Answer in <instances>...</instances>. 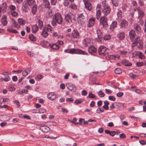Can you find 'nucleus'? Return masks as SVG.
Instances as JSON below:
<instances>
[{"mask_svg":"<svg viewBox=\"0 0 146 146\" xmlns=\"http://www.w3.org/2000/svg\"><path fill=\"white\" fill-rule=\"evenodd\" d=\"M63 18L60 13H57L54 14V17L51 21V24L53 26H55L57 23L59 25L62 24Z\"/></svg>","mask_w":146,"mask_h":146,"instance_id":"obj_1","label":"nucleus"},{"mask_svg":"<svg viewBox=\"0 0 146 146\" xmlns=\"http://www.w3.org/2000/svg\"><path fill=\"white\" fill-rule=\"evenodd\" d=\"M64 52L66 53L71 54H77L86 55L88 54L83 50L77 49L72 48L70 49H66Z\"/></svg>","mask_w":146,"mask_h":146,"instance_id":"obj_2","label":"nucleus"},{"mask_svg":"<svg viewBox=\"0 0 146 146\" xmlns=\"http://www.w3.org/2000/svg\"><path fill=\"white\" fill-rule=\"evenodd\" d=\"M98 51L100 55L105 56L108 54L109 50L104 46H100L98 49Z\"/></svg>","mask_w":146,"mask_h":146,"instance_id":"obj_3","label":"nucleus"},{"mask_svg":"<svg viewBox=\"0 0 146 146\" xmlns=\"http://www.w3.org/2000/svg\"><path fill=\"white\" fill-rule=\"evenodd\" d=\"M107 20V17L105 16L101 17L100 19V24L102 25L103 28H107L108 27Z\"/></svg>","mask_w":146,"mask_h":146,"instance_id":"obj_4","label":"nucleus"},{"mask_svg":"<svg viewBox=\"0 0 146 146\" xmlns=\"http://www.w3.org/2000/svg\"><path fill=\"white\" fill-rule=\"evenodd\" d=\"M85 17L83 14L81 13L78 15V21L79 23L82 24L85 22Z\"/></svg>","mask_w":146,"mask_h":146,"instance_id":"obj_5","label":"nucleus"},{"mask_svg":"<svg viewBox=\"0 0 146 146\" xmlns=\"http://www.w3.org/2000/svg\"><path fill=\"white\" fill-rule=\"evenodd\" d=\"M67 88L70 91L73 92L76 91V86L71 83H68L66 84Z\"/></svg>","mask_w":146,"mask_h":146,"instance_id":"obj_6","label":"nucleus"},{"mask_svg":"<svg viewBox=\"0 0 146 146\" xmlns=\"http://www.w3.org/2000/svg\"><path fill=\"white\" fill-rule=\"evenodd\" d=\"M85 7L88 11H91L92 9L91 4L89 2L88 0H83Z\"/></svg>","mask_w":146,"mask_h":146,"instance_id":"obj_7","label":"nucleus"},{"mask_svg":"<svg viewBox=\"0 0 146 146\" xmlns=\"http://www.w3.org/2000/svg\"><path fill=\"white\" fill-rule=\"evenodd\" d=\"M7 4L6 3H3L1 5H0V13H4L6 12L7 11Z\"/></svg>","mask_w":146,"mask_h":146,"instance_id":"obj_8","label":"nucleus"},{"mask_svg":"<svg viewBox=\"0 0 146 146\" xmlns=\"http://www.w3.org/2000/svg\"><path fill=\"white\" fill-rule=\"evenodd\" d=\"M136 33L134 30H132L129 31V36L130 38V40L132 41H133L134 39L136 36Z\"/></svg>","mask_w":146,"mask_h":146,"instance_id":"obj_9","label":"nucleus"},{"mask_svg":"<svg viewBox=\"0 0 146 146\" xmlns=\"http://www.w3.org/2000/svg\"><path fill=\"white\" fill-rule=\"evenodd\" d=\"M110 9L109 6H106L103 8L102 12L104 15L107 16L110 12Z\"/></svg>","mask_w":146,"mask_h":146,"instance_id":"obj_10","label":"nucleus"},{"mask_svg":"<svg viewBox=\"0 0 146 146\" xmlns=\"http://www.w3.org/2000/svg\"><path fill=\"white\" fill-rule=\"evenodd\" d=\"M95 21V18L94 17H92L89 19L88 23L87 24V26L90 27L92 26L94 24Z\"/></svg>","mask_w":146,"mask_h":146,"instance_id":"obj_11","label":"nucleus"},{"mask_svg":"<svg viewBox=\"0 0 146 146\" xmlns=\"http://www.w3.org/2000/svg\"><path fill=\"white\" fill-rule=\"evenodd\" d=\"M72 37L74 38H77L79 37V33L77 30H74L72 32Z\"/></svg>","mask_w":146,"mask_h":146,"instance_id":"obj_12","label":"nucleus"},{"mask_svg":"<svg viewBox=\"0 0 146 146\" xmlns=\"http://www.w3.org/2000/svg\"><path fill=\"white\" fill-rule=\"evenodd\" d=\"M56 96L55 94L54 93L51 92L49 93L47 95V97L48 99L51 100H54L56 98Z\"/></svg>","mask_w":146,"mask_h":146,"instance_id":"obj_13","label":"nucleus"},{"mask_svg":"<svg viewBox=\"0 0 146 146\" xmlns=\"http://www.w3.org/2000/svg\"><path fill=\"white\" fill-rule=\"evenodd\" d=\"M1 22L4 26H6L7 23V17L4 15L2 16L1 20Z\"/></svg>","mask_w":146,"mask_h":146,"instance_id":"obj_14","label":"nucleus"},{"mask_svg":"<svg viewBox=\"0 0 146 146\" xmlns=\"http://www.w3.org/2000/svg\"><path fill=\"white\" fill-rule=\"evenodd\" d=\"M31 71V68H28L22 72V75L24 76H26L28 73H30Z\"/></svg>","mask_w":146,"mask_h":146,"instance_id":"obj_15","label":"nucleus"},{"mask_svg":"<svg viewBox=\"0 0 146 146\" xmlns=\"http://www.w3.org/2000/svg\"><path fill=\"white\" fill-rule=\"evenodd\" d=\"M88 51L89 53L92 54L96 52V49L94 46H92L89 48Z\"/></svg>","mask_w":146,"mask_h":146,"instance_id":"obj_16","label":"nucleus"},{"mask_svg":"<svg viewBox=\"0 0 146 146\" xmlns=\"http://www.w3.org/2000/svg\"><path fill=\"white\" fill-rule=\"evenodd\" d=\"M133 27L134 29L136 31L137 33H139L141 32V28L138 24L137 23L134 24Z\"/></svg>","mask_w":146,"mask_h":146,"instance_id":"obj_17","label":"nucleus"},{"mask_svg":"<svg viewBox=\"0 0 146 146\" xmlns=\"http://www.w3.org/2000/svg\"><path fill=\"white\" fill-rule=\"evenodd\" d=\"M65 19L66 21L69 24L72 23V18L69 14H67L65 15Z\"/></svg>","mask_w":146,"mask_h":146,"instance_id":"obj_18","label":"nucleus"},{"mask_svg":"<svg viewBox=\"0 0 146 146\" xmlns=\"http://www.w3.org/2000/svg\"><path fill=\"white\" fill-rule=\"evenodd\" d=\"M117 22L115 21H113L110 27V29L111 30L113 31L117 27Z\"/></svg>","mask_w":146,"mask_h":146,"instance_id":"obj_19","label":"nucleus"},{"mask_svg":"<svg viewBox=\"0 0 146 146\" xmlns=\"http://www.w3.org/2000/svg\"><path fill=\"white\" fill-rule=\"evenodd\" d=\"M117 37L120 40H123L125 37V34L123 32L118 33L117 35Z\"/></svg>","mask_w":146,"mask_h":146,"instance_id":"obj_20","label":"nucleus"},{"mask_svg":"<svg viewBox=\"0 0 146 146\" xmlns=\"http://www.w3.org/2000/svg\"><path fill=\"white\" fill-rule=\"evenodd\" d=\"M40 129L44 132H48L50 130V128L46 126H42L40 127Z\"/></svg>","mask_w":146,"mask_h":146,"instance_id":"obj_21","label":"nucleus"},{"mask_svg":"<svg viewBox=\"0 0 146 146\" xmlns=\"http://www.w3.org/2000/svg\"><path fill=\"white\" fill-rule=\"evenodd\" d=\"M120 24L121 28H125L128 25L127 22L125 20H123L121 22Z\"/></svg>","mask_w":146,"mask_h":146,"instance_id":"obj_22","label":"nucleus"},{"mask_svg":"<svg viewBox=\"0 0 146 146\" xmlns=\"http://www.w3.org/2000/svg\"><path fill=\"white\" fill-rule=\"evenodd\" d=\"M135 38V40H134V41H133V42L132 46V47L135 46L136 44H139L138 42L140 40L139 36H136V38Z\"/></svg>","mask_w":146,"mask_h":146,"instance_id":"obj_23","label":"nucleus"},{"mask_svg":"<svg viewBox=\"0 0 146 146\" xmlns=\"http://www.w3.org/2000/svg\"><path fill=\"white\" fill-rule=\"evenodd\" d=\"M53 37L57 38H62L64 37L61 35H58L56 32H54L52 34Z\"/></svg>","mask_w":146,"mask_h":146,"instance_id":"obj_24","label":"nucleus"},{"mask_svg":"<svg viewBox=\"0 0 146 146\" xmlns=\"http://www.w3.org/2000/svg\"><path fill=\"white\" fill-rule=\"evenodd\" d=\"M10 77L9 76V75H6V76H5L4 78H0V80L1 81H4L5 82H7L9 81L10 80Z\"/></svg>","mask_w":146,"mask_h":146,"instance_id":"obj_25","label":"nucleus"},{"mask_svg":"<svg viewBox=\"0 0 146 146\" xmlns=\"http://www.w3.org/2000/svg\"><path fill=\"white\" fill-rule=\"evenodd\" d=\"M22 9L25 12H26L28 11L29 10V7L28 6V4L27 3H23Z\"/></svg>","mask_w":146,"mask_h":146,"instance_id":"obj_26","label":"nucleus"},{"mask_svg":"<svg viewBox=\"0 0 146 146\" xmlns=\"http://www.w3.org/2000/svg\"><path fill=\"white\" fill-rule=\"evenodd\" d=\"M18 23L21 25H25L26 22V21L22 18H19L18 19Z\"/></svg>","mask_w":146,"mask_h":146,"instance_id":"obj_27","label":"nucleus"},{"mask_svg":"<svg viewBox=\"0 0 146 146\" xmlns=\"http://www.w3.org/2000/svg\"><path fill=\"white\" fill-rule=\"evenodd\" d=\"M32 31L33 33H36L38 30V27L36 25H35L32 27Z\"/></svg>","mask_w":146,"mask_h":146,"instance_id":"obj_28","label":"nucleus"},{"mask_svg":"<svg viewBox=\"0 0 146 146\" xmlns=\"http://www.w3.org/2000/svg\"><path fill=\"white\" fill-rule=\"evenodd\" d=\"M11 22L12 23V25L14 27L17 28L20 27V26L18 24H17L15 20L14 19H11Z\"/></svg>","mask_w":146,"mask_h":146,"instance_id":"obj_29","label":"nucleus"},{"mask_svg":"<svg viewBox=\"0 0 146 146\" xmlns=\"http://www.w3.org/2000/svg\"><path fill=\"white\" fill-rule=\"evenodd\" d=\"M44 4L45 7L48 9L50 7V4L49 2L47 0H44Z\"/></svg>","mask_w":146,"mask_h":146,"instance_id":"obj_30","label":"nucleus"},{"mask_svg":"<svg viewBox=\"0 0 146 146\" xmlns=\"http://www.w3.org/2000/svg\"><path fill=\"white\" fill-rule=\"evenodd\" d=\"M108 57L110 59L114 60L116 58L119 59L120 58V56L116 55H108Z\"/></svg>","mask_w":146,"mask_h":146,"instance_id":"obj_31","label":"nucleus"},{"mask_svg":"<svg viewBox=\"0 0 146 146\" xmlns=\"http://www.w3.org/2000/svg\"><path fill=\"white\" fill-rule=\"evenodd\" d=\"M50 47L54 50H58L59 48V46L56 44H53L51 45L50 44Z\"/></svg>","mask_w":146,"mask_h":146,"instance_id":"obj_32","label":"nucleus"},{"mask_svg":"<svg viewBox=\"0 0 146 146\" xmlns=\"http://www.w3.org/2000/svg\"><path fill=\"white\" fill-rule=\"evenodd\" d=\"M122 63L123 64H124L125 66H130L132 65V64L131 63H128V61L127 60H125L123 61Z\"/></svg>","mask_w":146,"mask_h":146,"instance_id":"obj_33","label":"nucleus"},{"mask_svg":"<svg viewBox=\"0 0 146 146\" xmlns=\"http://www.w3.org/2000/svg\"><path fill=\"white\" fill-rule=\"evenodd\" d=\"M137 10L138 12L139 17H143L144 15L143 11L139 9H137Z\"/></svg>","mask_w":146,"mask_h":146,"instance_id":"obj_34","label":"nucleus"},{"mask_svg":"<svg viewBox=\"0 0 146 146\" xmlns=\"http://www.w3.org/2000/svg\"><path fill=\"white\" fill-rule=\"evenodd\" d=\"M104 105L103 106V108L106 110H108L109 107L108 106L109 105V103L108 101H105L104 102Z\"/></svg>","mask_w":146,"mask_h":146,"instance_id":"obj_35","label":"nucleus"},{"mask_svg":"<svg viewBox=\"0 0 146 146\" xmlns=\"http://www.w3.org/2000/svg\"><path fill=\"white\" fill-rule=\"evenodd\" d=\"M29 38L30 40L33 41H35L36 40V38L34 37L32 34H30L29 36Z\"/></svg>","mask_w":146,"mask_h":146,"instance_id":"obj_36","label":"nucleus"},{"mask_svg":"<svg viewBox=\"0 0 146 146\" xmlns=\"http://www.w3.org/2000/svg\"><path fill=\"white\" fill-rule=\"evenodd\" d=\"M42 35L43 37H46L48 35V34L46 30L44 29L42 32Z\"/></svg>","mask_w":146,"mask_h":146,"instance_id":"obj_37","label":"nucleus"},{"mask_svg":"<svg viewBox=\"0 0 146 146\" xmlns=\"http://www.w3.org/2000/svg\"><path fill=\"white\" fill-rule=\"evenodd\" d=\"M28 4L30 6H32L35 4V1L34 0H27Z\"/></svg>","mask_w":146,"mask_h":146,"instance_id":"obj_38","label":"nucleus"},{"mask_svg":"<svg viewBox=\"0 0 146 146\" xmlns=\"http://www.w3.org/2000/svg\"><path fill=\"white\" fill-rule=\"evenodd\" d=\"M46 30L48 32L52 33V28L50 24H48L47 25Z\"/></svg>","mask_w":146,"mask_h":146,"instance_id":"obj_39","label":"nucleus"},{"mask_svg":"<svg viewBox=\"0 0 146 146\" xmlns=\"http://www.w3.org/2000/svg\"><path fill=\"white\" fill-rule=\"evenodd\" d=\"M89 41L88 39H85L83 41V43L85 45V46H87L89 43Z\"/></svg>","mask_w":146,"mask_h":146,"instance_id":"obj_40","label":"nucleus"},{"mask_svg":"<svg viewBox=\"0 0 146 146\" xmlns=\"http://www.w3.org/2000/svg\"><path fill=\"white\" fill-rule=\"evenodd\" d=\"M101 15V11L99 9L97 10L96 13V18L98 19H99L100 16Z\"/></svg>","mask_w":146,"mask_h":146,"instance_id":"obj_41","label":"nucleus"},{"mask_svg":"<svg viewBox=\"0 0 146 146\" xmlns=\"http://www.w3.org/2000/svg\"><path fill=\"white\" fill-rule=\"evenodd\" d=\"M38 25L39 27V28L40 29H42V27H43V23L42 21L40 19H38Z\"/></svg>","mask_w":146,"mask_h":146,"instance_id":"obj_42","label":"nucleus"},{"mask_svg":"<svg viewBox=\"0 0 146 146\" xmlns=\"http://www.w3.org/2000/svg\"><path fill=\"white\" fill-rule=\"evenodd\" d=\"M84 100L82 99H80L79 100H76L74 101V103L78 105L81 104L83 102Z\"/></svg>","mask_w":146,"mask_h":146,"instance_id":"obj_43","label":"nucleus"},{"mask_svg":"<svg viewBox=\"0 0 146 146\" xmlns=\"http://www.w3.org/2000/svg\"><path fill=\"white\" fill-rule=\"evenodd\" d=\"M7 31L9 32L14 33H18L17 30L13 29H12L8 28L7 29Z\"/></svg>","mask_w":146,"mask_h":146,"instance_id":"obj_44","label":"nucleus"},{"mask_svg":"<svg viewBox=\"0 0 146 146\" xmlns=\"http://www.w3.org/2000/svg\"><path fill=\"white\" fill-rule=\"evenodd\" d=\"M32 11L33 14H35V13L37 11V8L36 5H34L32 7Z\"/></svg>","mask_w":146,"mask_h":146,"instance_id":"obj_45","label":"nucleus"},{"mask_svg":"<svg viewBox=\"0 0 146 146\" xmlns=\"http://www.w3.org/2000/svg\"><path fill=\"white\" fill-rule=\"evenodd\" d=\"M96 40L97 41L99 42H102L103 40L102 36H98V37Z\"/></svg>","mask_w":146,"mask_h":146,"instance_id":"obj_46","label":"nucleus"},{"mask_svg":"<svg viewBox=\"0 0 146 146\" xmlns=\"http://www.w3.org/2000/svg\"><path fill=\"white\" fill-rule=\"evenodd\" d=\"M111 36L110 35H105L103 39L105 40H108L110 39Z\"/></svg>","mask_w":146,"mask_h":146,"instance_id":"obj_47","label":"nucleus"},{"mask_svg":"<svg viewBox=\"0 0 146 146\" xmlns=\"http://www.w3.org/2000/svg\"><path fill=\"white\" fill-rule=\"evenodd\" d=\"M115 73L117 74H120L122 72L121 70L119 68H117L115 70Z\"/></svg>","mask_w":146,"mask_h":146,"instance_id":"obj_48","label":"nucleus"},{"mask_svg":"<svg viewBox=\"0 0 146 146\" xmlns=\"http://www.w3.org/2000/svg\"><path fill=\"white\" fill-rule=\"evenodd\" d=\"M11 15L14 17H16L18 15V13L15 11H11Z\"/></svg>","mask_w":146,"mask_h":146,"instance_id":"obj_49","label":"nucleus"},{"mask_svg":"<svg viewBox=\"0 0 146 146\" xmlns=\"http://www.w3.org/2000/svg\"><path fill=\"white\" fill-rule=\"evenodd\" d=\"M139 56V57L142 59H144L145 58V56L141 52H139L138 54Z\"/></svg>","mask_w":146,"mask_h":146,"instance_id":"obj_50","label":"nucleus"},{"mask_svg":"<svg viewBox=\"0 0 146 146\" xmlns=\"http://www.w3.org/2000/svg\"><path fill=\"white\" fill-rule=\"evenodd\" d=\"M112 4L115 7L118 5V1L117 0H112Z\"/></svg>","mask_w":146,"mask_h":146,"instance_id":"obj_51","label":"nucleus"},{"mask_svg":"<svg viewBox=\"0 0 146 146\" xmlns=\"http://www.w3.org/2000/svg\"><path fill=\"white\" fill-rule=\"evenodd\" d=\"M9 9L10 10L11 12L14 11L16 9V7L15 6L13 5H11L9 7Z\"/></svg>","mask_w":146,"mask_h":146,"instance_id":"obj_52","label":"nucleus"},{"mask_svg":"<svg viewBox=\"0 0 146 146\" xmlns=\"http://www.w3.org/2000/svg\"><path fill=\"white\" fill-rule=\"evenodd\" d=\"M77 121V119L76 118H74L73 119V120L72 121V123L75 125L81 124V123L80 122L76 123Z\"/></svg>","mask_w":146,"mask_h":146,"instance_id":"obj_53","label":"nucleus"},{"mask_svg":"<svg viewBox=\"0 0 146 146\" xmlns=\"http://www.w3.org/2000/svg\"><path fill=\"white\" fill-rule=\"evenodd\" d=\"M98 96L100 97H103L105 96L104 94L101 90L98 93Z\"/></svg>","mask_w":146,"mask_h":146,"instance_id":"obj_54","label":"nucleus"},{"mask_svg":"<svg viewBox=\"0 0 146 146\" xmlns=\"http://www.w3.org/2000/svg\"><path fill=\"white\" fill-rule=\"evenodd\" d=\"M69 7L74 9H76L77 8V6L76 5L74 4H71L69 6Z\"/></svg>","mask_w":146,"mask_h":146,"instance_id":"obj_55","label":"nucleus"},{"mask_svg":"<svg viewBox=\"0 0 146 146\" xmlns=\"http://www.w3.org/2000/svg\"><path fill=\"white\" fill-rule=\"evenodd\" d=\"M88 97L90 98H95V95L93 94L92 92H90L89 94Z\"/></svg>","mask_w":146,"mask_h":146,"instance_id":"obj_56","label":"nucleus"},{"mask_svg":"<svg viewBox=\"0 0 146 146\" xmlns=\"http://www.w3.org/2000/svg\"><path fill=\"white\" fill-rule=\"evenodd\" d=\"M136 65L137 66H141L143 65V62H136Z\"/></svg>","mask_w":146,"mask_h":146,"instance_id":"obj_57","label":"nucleus"},{"mask_svg":"<svg viewBox=\"0 0 146 146\" xmlns=\"http://www.w3.org/2000/svg\"><path fill=\"white\" fill-rule=\"evenodd\" d=\"M104 111V110L103 109L99 108L97 110L96 112L97 113H99L100 112H103Z\"/></svg>","mask_w":146,"mask_h":146,"instance_id":"obj_58","label":"nucleus"},{"mask_svg":"<svg viewBox=\"0 0 146 146\" xmlns=\"http://www.w3.org/2000/svg\"><path fill=\"white\" fill-rule=\"evenodd\" d=\"M96 33L98 36H102V33L100 30L99 29L97 30Z\"/></svg>","mask_w":146,"mask_h":146,"instance_id":"obj_59","label":"nucleus"},{"mask_svg":"<svg viewBox=\"0 0 146 146\" xmlns=\"http://www.w3.org/2000/svg\"><path fill=\"white\" fill-rule=\"evenodd\" d=\"M123 95V93L122 92H119L117 93L116 96L117 97H121Z\"/></svg>","mask_w":146,"mask_h":146,"instance_id":"obj_60","label":"nucleus"},{"mask_svg":"<svg viewBox=\"0 0 146 146\" xmlns=\"http://www.w3.org/2000/svg\"><path fill=\"white\" fill-rule=\"evenodd\" d=\"M108 98L110 100L112 101H114L115 100V98L113 96H109Z\"/></svg>","mask_w":146,"mask_h":146,"instance_id":"obj_61","label":"nucleus"},{"mask_svg":"<svg viewBox=\"0 0 146 146\" xmlns=\"http://www.w3.org/2000/svg\"><path fill=\"white\" fill-rule=\"evenodd\" d=\"M72 36H71L70 34H68L66 35V38L68 40H71L72 38Z\"/></svg>","mask_w":146,"mask_h":146,"instance_id":"obj_62","label":"nucleus"},{"mask_svg":"<svg viewBox=\"0 0 146 146\" xmlns=\"http://www.w3.org/2000/svg\"><path fill=\"white\" fill-rule=\"evenodd\" d=\"M120 53L121 54L123 55H125L127 53V52L126 51H124V50H121L120 51H119Z\"/></svg>","mask_w":146,"mask_h":146,"instance_id":"obj_63","label":"nucleus"},{"mask_svg":"<svg viewBox=\"0 0 146 146\" xmlns=\"http://www.w3.org/2000/svg\"><path fill=\"white\" fill-rule=\"evenodd\" d=\"M139 142L142 145H145L146 144V141L144 140L139 141Z\"/></svg>","mask_w":146,"mask_h":146,"instance_id":"obj_64","label":"nucleus"}]
</instances>
